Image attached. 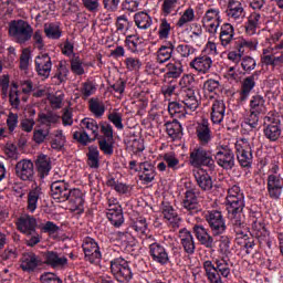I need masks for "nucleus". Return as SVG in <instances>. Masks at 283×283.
<instances>
[{"label":"nucleus","instance_id":"0eeeda50","mask_svg":"<svg viewBox=\"0 0 283 283\" xmlns=\"http://www.w3.org/2000/svg\"><path fill=\"white\" fill-rule=\"evenodd\" d=\"M111 273L120 283H127L134 277L129 262L120 256L111 261Z\"/></svg>","mask_w":283,"mask_h":283},{"label":"nucleus","instance_id":"13d9d810","mask_svg":"<svg viewBox=\"0 0 283 283\" xmlns=\"http://www.w3.org/2000/svg\"><path fill=\"white\" fill-rule=\"evenodd\" d=\"M164 161L166 163L168 169H172V171L180 169V159H178L174 153H166L164 155Z\"/></svg>","mask_w":283,"mask_h":283},{"label":"nucleus","instance_id":"4468645a","mask_svg":"<svg viewBox=\"0 0 283 283\" xmlns=\"http://www.w3.org/2000/svg\"><path fill=\"white\" fill-rule=\"evenodd\" d=\"M181 207H184L188 216L200 213V202L198 201V192L196 188L186 190L181 200Z\"/></svg>","mask_w":283,"mask_h":283},{"label":"nucleus","instance_id":"a18cd8bd","mask_svg":"<svg viewBox=\"0 0 283 283\" xmlns=\"http://www.w3.org/2000/svg\"><path fill=\"white\" fill-rule=\"evenodd\" d=\"M38 123H40V125H45V127H48L46 129L50 132V127L55 125V123H59V115L52 112L39 113Z\"/></svg>","mask_w":283,"mask_h":283},{"label":"nucleus","instance_id":"4be33fe9","mask_svg":"<svg viewBox=\"0 0 283 283\" xmlns=\"http://www.w3.org/2000/svg\"><path fill=\"white\" fill-rule=\"evenodd\" d=\"M235 149H237V160L240 167L245 169H251V166L253 165V153L251 150V147L235 144Z\"/></svg>","mask_w":283,"mask_h":283},{"label":"nucleus","instance_id":"3c124183","mask_svg":"<svg viewBox=\"0 0 283 283\" xmlns=\"http://www.w3.org/2000/svg\"><path fill=\"white\" fill-rule=\"evenodd\" d=\"M174 43L171 42H167L163 45L157 52L158 61H160V63L169 61V59H171V54H174Z\"/></svg>","mask_w":283,"mask_h":283},{"label":"nucleus","instance_id":"0e129e2a","mask_svg":"<svg viewBox=\"0 0 283 283\" xmlns=\"http://www.w3.org/2000/svg\"><path fill=\"white\" fill-rule=\"evenodd\" d=\"M48 136H50V128H38L33 132V140L36 145H43L48 140Z\"/></svg>","mask_w":283,"mask_h":283},{"label":"nucleus","instance_id":"6e6d98bb","mask_svg":"<svg viewBox=\"0 0 283 283\" xmlns=\"http://www.w3.org/2000/svg\"><path fill=\"white\" fill-rule=\"evenodd\" d=\"M124 65L128 72H139L143 69V61L138 57L129 56L124 60Z\"/></svg>","mask_w":283,"mask_h":283},{"label":"nucleus","instance_id":"bb28decb","mask_svg":"<svg viewBox=\"0 0 283 283\" xmlns=\"http://www.w3.org/2000/svg\"><path fill=\"white\" fill-rule=\"evenodd\" d=\"M139 180L144 182V185H149V182H154L156 178V168L149 161L139 163Z\"/></svg>","mask_w":283,"mask_h":283},{"label":"nucleus","instance_id":"58836bf2","mask_svg":"<svg viewBox=\"0 0 283 283\" xmlns=\"http://www.w3.org/2000/svg\"><path fill=\"white\" fill-rule=\"evenodd\" d=\"M44 34L46 39H52L53 41H59L63 36V31L61 30V23L51 22L44 24Z\"/></svg>","mask_w":283,"mask_h":283},{"label":"nucleus","instance_id":"6e6552de","mask_svg":"<svg viewBox=\"0 0 283 283\" xmlns=\"http://www.w3.org/2000/svg\"><path fill=\"white\" fill-rule=\"evenodd\" d=\"M177 96L179 103H182L188 112H196L200 107V98H198L193 87L181 86Z\"/></svg>","mask_w":283,"mask_h":283},{"label":"nucleus","instance_id":"4d7b16f0","mask_svg":"<svg viewBox=\"0 0 283 283\" xmlns=\"http://www.w3.org/2000/svg\"><path fill=\"white\" fill-rule=\"evenodd\" d=\"M258 48V41L239 39L237 41V50L240 54H244V50H255Z\"/></svg>","mask_w":283,"mask_h":283},{"label":"nucleus","instance_id":"20e7f679","mask_svg":"<svg viewBox=\"0 0 283 283\" xmlns=\"http://www.w3.org/2000/svg\"><path fill=\"white\" fill-rule=\"evenodd\" d=\"M189 163L197 169H202V167H206V169L209 171L216 170V159H213V153L202 147L195 148L190 153Z\"/></svg>","mask_w":283,"mask_h":283},{"label":"nucleus","instance_id":"a878e982","mask_svg":"<svg viewBox=\"0 0 283 283\" xmlns=\"http://www.w3.org/2000/svg\"><path fill=\"white\" fill-rule=\"evenodd\" d=\"M193 176L198 187L201 188V191H211V189H213V178L209 176L207 170L201 168L197 171H193Z\"/></svg>","mask_w":283,"mask_h":283},{"label":"nucleus","instance_id":"9b49d317","mask_svg":"<svg viewBox=\"0 0 283 283\" xmlns=\"http://www.w3.org/2000/svg\"><path fill=\"white\" fill-rule=\"evenodd\" d=\"M227 3L226 14L230 23H242L247 18V11L239 0H223Z\"/></svg>","mask_w":283,"mask_h":283},{"label":"nucleus","instance_id":"473e14b6","mask_svg":"<svg viewBox=\"0 0 283 283\" xmlns=\"http://www.w3.org/2000/svg\"><path fill=\"white\" fill-rule=\"evenodd\" d=\"M35 166L40 178H44L45 176H49L52 170V160L48 155H39L35 160Z\"/></svg>","mask_w":283,"mask_h":283},{"label":"nucleus","instance_id":"c03bdc74","mask_svg":"<svg viewBox=\"0 0 283 283\" xmlns=\"http://www.w3.org/2000/svg\"><path fill=\"white\" fill-rule=\"evenodd\" d=\"M171 30V22L167 18H160L158 21V38L161 41L169 39Z\"/></svg>","mask_w":283,"mask_h":283},{"label":"nucleus","instance_id":"c756f323","mask_svg":"<svg viewBox=\"0 0 283 283\" xmlns=\"http://www.w3.org/2000/svg\"><path fill=\"white\" fill-rule=\"evenodd\" d=\"M180 76V72H167L164 75L165 83H169L168 85H164L161 87V93L165 98H169L176 92V81L174 78H178Z\"/></svg>","mask_w":283,"mask_h":283},{"label":"nucleus","instance_id":"49530a36","mask_svg":"<svg viewBox=\"0 0 283 283\" xmlns=\"http://www.w3.org/2000/svg\"><path fill=\"white\" fill-rule=\"evenodd\" d=\"M266 101L262 95H254L250 101V112H254L256 114H264L266 112Z\"/></svg>","mask_w":283,"mask_h":283},{"label":"nucleus","instance_id":"aec40b11","mask_svg":"<svg viewBox=\"0 0 283 283\" xmlns=\"http://www.w3.org/2000/svg\"><path fill=\"white\" fill-rule=\"evenodd\" d=\"M15 227L20 233L32 235L36 231V219L30 214H22L17 219Z\"/></svg>","mask_w":283,"mask_h":283},{"label":"nucleus","instance_id":"79ce46f5","mask_svg":"<svg viewBox=\"0 0 283 283\" xmlns=\"http://www.w3.org/2000/svg\"><path fill=\"white\" fill-rule=\"evenodd\" d=\"M255 81H258L256 73L244 78L242 83V90H241V101H247V98L249 97V94H251V90L255 87Z\"/></svg>","mask_w":283,"mask_h":283},{"label":"nucleus","instance_id":"f704fd0d","mask_svg":"<svg viewBox=\"0 0 283 283\" xmlns=\"http://www.w3.org/2000/svg\"><path fill=\"white\" fill-rule=\"evenodd\" d=\"M260 23H262V15L258 12H252L248 17V21L245 23V32L249 36H253L258 32V28H260Z\"/></svg>","mask_w":283,"mask_h":283},{"label":"nucleus","instance_id":"f8f14e48","mask_svg":"<svg viewBox=\"0 0 283 283\" xmlns=\"http://www.w3.org/2000/svg\"><path fill=\"white\" fill-rule=\"evenodd\" d=\"M277 50H283V41L277 45ZM261 65H263V67H270V70H280L283 66V54L275 56L273 48L263 49Z\"/></svg>","mask_w":283,"mask_h":283},{"label":"nucleus","instance_id":"412c9836","mask_svg":"<svg viewBox=\"0 0 283 283\" xmlns=\"http://www.w3.org/2000/svg\"><path fill=\"white\" fill-rule=\"evenodd\" d=\"M192 233L197 238L199 244H201L206 249H213V247H216V241L213 240V237L210 235L209 230H207L205 226L202 224L193 226Z\"/></svg>","mask_w":283,"mask_h":283},{"label":"nucleus","instance_id":"c9c22d12","mask_svg":"<svg viewBox=\"0 0 283 283\" xmlns=\"http://www.w3.org/2000/svg\"><path fill=\"white\" fill-rule=\"evenodd\" d=\"M135 25L139 30H149L151 25L154 24V20L151 19V15L145 11H140L135 13L134 15Z\"/></svg>","mask_w":283,"mask_h":283},{"label":"nucleus","instance_id":"ea45409f","mask_svg":"<svg viewBox=\"0 0 283 283\" xmlns=\"http://www.w3.org/2000/svg\"><path fill=\"white\" fill-rule=\"evenodd\" d=\"M211 57L203 55L196 57L193 61L190 62V67L192 70H196V72H208V70L211 69L212 65Z\"/></svg>","mask_w":283,"mask_h":283},{"label":"nucleus","instance_id":"e2e57ef3","mask_svg":"<svg viewBox=\"0 0 283 283\" xmlns=\"http://www.w3.org/2000/svg\"><path fill=\"white\" fill-rule=\"evenodd\" d=\"M90 109H91L92 114H94V116H96V118H101V116H103V114H105V105L97 99L90 101Z\"/></svg>","mask_w":283,"mask_h":283},{"label":"nucleus","instance_id":"f257e3e1","mask_svg":"<svg viewBox=\"0 0 283 283\" xmlns=\"http://www.w3.org/2000/svg\"><path fill=\"white\" fill-rule=\"evenodd\" d=\"M231 269L233 262L229 256H218L216 259L203 262V271L210 283H224L223 280H231Z\"/></svg>","mask_w":283,"mask_h":283},{"label":"nucleus","instance_id":"774afa93","mask_svg":"<svg viewBox=\"0 0 283 283\" xmlns=\"http://www.w3.org/2000/svg\"><path fill=\"white\" fill-rule=\"evenodd\" d=\"M41 283H63V281L52 272H45L40 276Z\"/></svg>","mask_w":283,"mask_h":283},{"label":"nucleus","instance_id":"f03ea898","mask_svg":"<svg viewBox=\"0 0 283 283\" xmlns=\"http://www.w3.org/2000/svg\"><path fill=\"white\" fill-rule=\"evenodd\" d=\"M226 207L231 224H234V227H243L244 214L242 211H244V198L242 193H240L239 186H232L228 190Z\"/></svg>","mask_w":283,"mask_h":283},{"label":"nucleus","instance_id":"4c0bfd02","mask_svg":"<svg viewBox=\"0 0 283 283\" xmlns=\"http://www.w3.org/2000/svg\"><path fill=\"white\" fill-rule=\"evenodd\" d=\"M161 213L165 220L170 222V224H178V222H180V217L178 216V212L169 202L161 203Z\"/></svg>","mask_w":283,"mask_h":283},{"label":"nucleus","instance_id":"72a5a7b5","mask_svg":"<svg viewBox=\"0 0 283 283\" xmlns=\"http://www.w3.org/2000/svg\"><path fill=\"white\" fill-rule=\"evenodd\" d=\"M180 10V0H164L160 7L163 17H176Z\"/></svg>","mask_w":283,"mask_h":283},{"label":"nucleus","instance_id":"7ed1b4c3","mask_svg":"<svg viewBox=\"0 0 283 283\" xmlns=\"http://www.w3.org/2000/svg\"><path fill=\"white\" fill-rule=\"evenodd\" d=\"M32 34H34V29L32 24L25 20H13L9 23V35L15 43H28L30 39H32Z\"/></svg>","mask_w":283,"mask_h":283},{"label":"nucleus","instance_id":"e433bc0d","mask_svg":"<svg viewBox=\"0 0 283 283\" xmlns=\"http://www.w3.org/2000/svg\"><path fill=\"white\" fill-rule=\"evenodd\" d=\"M165 127L166 133L172 140H178L182 138V125H180V122H178V119H174L172 122H166Z\"/></svg>","mask_w":283,"mask_h":283},{"label":"nucleus","instance_id":"603ef678","mask_svg":"<svg viewBox=\"0 0 283 283\" xmlns=\"http://www.w3.org/2000/svg\"><path fill=\"white\" fill-rule=\"evenodd\" d=\"M168 112L170 116H176L177 118H182L185 116V113L188 112L187 107L179 102H170L168 104Z\"/></svg>","mask_w":283,"mask_h":283},{"label":"nucleus","instance_id":"bf43d9fd","mask_svg":"<svg viewBox=\"0 0 283 283\" xmlns=\"http://www.w3.org/2000/svg\"><path fill=\"white\" fill-rule=\"evenodd\" d=\"M106 218L109 220L111 224H113V227H116L117 229L119 227H123V224L125 222V217L123 216V210H118L113 213H106Z\"/></svg>","mask_w":283,"mask_h":283},{"label":"nucleus","instance_id":"9d476101","mask_svg":"<svg viewBox=\"0 0 283 283\" xmlns=\"http://www.w3.org/2000/svg\"><path fill=\"white\" fill-rule=\"evenodd\" d=\"M84 251V260L91 264H99L103 258L98 243L93 238H85L82 244Z\"/></svg>","mask_w":283,"mask_h":283},{"label":"nucleus","instance_id":"1a4fd4ad","mask_svg":"<svg viewBox=\"0 0 283 283\" xmlns=\"http://www.w3.org/2000/svg\"><path fill=\"white\" fill-rule=\"evenodd\" d=\"M217 165L226 171H231L235 167V154L229 146H219L214 155Z\"/></svg>","mask_w":283,"mask_h":283},{"label":"nucleus","instance_id":"680f3d73","mask_svg":"<svg viewBox=\"0 0 283 283\" xmlns=\"http://www.w3.org/2000/svg\"><path fill=\"white\" fill-rule=\"evenodd\" d=\"M115 27L117 32L125 33L127 32V30H129V28H132V21H129V18H127V15L123 14L117 17Z\"/></svg>","mask_w":283,"mask_h":283},{"label":"nucleus","instance_id":"09e8293b","mask_svg":"<svg viewBox=\"0 0 283 283\" xmlns=\"http://www.w3.org/2000/svg\"><path fill=\"white\" fill-rule=\"evenodd\" d=\"M81 125L83 129H87L88 132H91L92 136H94V139L98 138V129L101 125H98V122H96V119L90 117L83 118L81 120Z\"/></svg>","mask_w":283,"mask_h":283},{"label":"nucleus","instance_id":"b1692460","mask_svg":"<svg viewBox=\"0 0 283 283\" xmlns=\"http://www.w3.org/2000/svg\"><path fill=\"white\" fill-rule=\"evenodd\" d=\"M235 36V28H233V24L229 22H224L220 27L219 32V41L222 45V48H230L231 43H233V39Z\"/></svg>","mask_w":283,"mask_h":283},{"label":"nucleus","instance_id":"cd10ccee","mask_svg":"<svg viewBox=\"0 0 283 283\" xmlns=\"http://www.w3.org/2000/svg\"><path fill=\"white\" fill-rule=\"evenodd\" d=\"M66 201L70 202L73 211L83 212V205H85V199L83 198V191H81V189L71 188Z\"/></svg>","mask_w":283,"mask_h":283},{"label":"nucleus","instance_id":"2eb2a0df","mask_svg":"<svg viewBox=\"0 0 283 283\" xmlns=\"http://www.w3.org/2000/svg\"><path fill=\"white\" fill-rule=\"evenodd\" d=\"M43 266V259L34 252H24L20 259V269L24 273H36Z\"/></svg>","mask_w":283,"mask_h":283},{"label":"nucleus","instance_id":"f3484780","mask_svg":"<svg viewBox=\"0 0 283 283\" xmlns=\"http://www.w3.org/2000/svg\"><path fill=\"white\" fill-rule=\"evenodd\" d=\"M15 176L20 180L32 182L34 180V163L30 159H22L15 165Z\"/></svg>","mask_w":283,"mask_h":283},{"label":"nucleus","instance_id":"c85d7f7f","mask_svg":"<svg viewBox=\"0 0 283 283\" xmlns=\"http://www.w3.org/2000/svg\"><path fill=\"white\" fill-rule=\"evenodd\" d=\"M196 135L201 145H209L211 143V128H209V122L203 119L201 123L197 125Z\"/></svg>","mask_w":283,"mask_h":283},{"label":"nucleus","instance_id":"a19ab883","mask_svg":"<svg viewBox=\"0 0 283 283\" xmlns=\"http://www.w3.org/2000/svg\"><path fill=\"white\" fill-rule=\"evenodd\" d=\"M36 72H52V57L48 53L40 54L35 57Z\"/></svg>","mask_w":283,"mask_h":283},{"label":"nucleus","instance_id":"338daca9","mask_svg":"<svg viewBox=\"0 0 283 283\" xmlns=\"http://www.w3.org/2000/svg\"><path fill=\"white\" fill-rule=\"evenodd\" d=\"M73 140H76V143H80V145H83V147H86V145L92 142V138H90V135L85 130L83 132L75 130L73 133Z\"/></svg>","mask_w":283,"mask_h":283},{"label":"nucleus","instance_id":"052dcab7","mask_svg":"<svg viewBox=\"0 0 283 283\" xmlns=\"http://www.w3.org/2000/svg\"><path fill=\"white\" fill-rule=\"evenodd\" d=\"M20 87L22 92V101L23 103H28V98H30V94L34 92V84L30 80L20 81Z\"/></svg>","mask_w":283,"mask_h":283},{"label":"nucleus","instance_id":"2f4dec72","mask_svg":"<svg viewBox=\"0 0 283 283\" xmlns=\"http://www.w3.org/2000/svg\"><path fill=\"white\" fill-rule=\"evenodd\" d=\"M210 118L214 125H220L224 120V112H227V106L222 101H214L211 108Z\"/></svg>","mask_w":283,"mask_h":283},{"label":"nucleus","instance_id":"864d4df0","mask_svg":"<svg viewBox=\"0 0 283 283\" xmlns=\"http://www.w3.org/2000/svg\"><path fill=\"white\" fill-rule=\"evenodd\" d=\"M126 48L133 52L136 53L138 52V49L140 45H143V40H140V36L133 34V35H127L125 40Z\"/></svg>","mask_w":283,"mask_h":283},{"label":"nucleus","instance_id":"393cba45","mask_svg":"<svg viewBox=\"0 0 283 283\" xmlns=\"http://www.w3.org/2000/svg\"><path fill=\"white\" fill-rule=\"evenodd\" d=\"M179 240L184 251L188 253V255H193L196 253V241L193 240L191 231L185 228L179 230Z\"/></svg>","mask_w":283,"mask_h":283},{"label":"nucleus","instance_id":"6ab92c4d","mask_svg":"<svg viewBox=\"0 0 283 283\" xmlns=\"http://www.w3.org/2000/svg\"><path fill=\"white\" fill-rule=\"evenodd\" d=\"M283 191V178L280 175L268 176V196L272 200H280Z\"/></svg>","mask_w":283,"mask_h":283},{"label":"nucleus","instance_id":"ddd939ff","mask_svg":"<svg viewBox=\"0 0 283 283\" xmlns=\"http://www.w3.org/2000/svg\"><path fill=\"white\" fill-rule=\"evenodd\" d=\"M205 218L213 235H222V233L227 231V222L224 221V217L222 216L221 211H208Z\"/></svg>","mask_w":283,"mask_h":283},{"label":"nucleus","instance_id":"dca6fc26","mask_svg":"<svg viewBox=\"0 0 283 283\" xmlns=\"http://www.w3.org/2000/svg\"><path fill=\"white\" fill-rule=\"evenodd\" d=\"M43 265L50 266L51 269H64L67 266V256L56 251H46L43 253Z\"/></svg>","mask_w":283,"mask_h":283},{"label":"nucleus","instance_id":"5fc2aeb1","mask_svg":"<svg viewBox=\"0 0 283 283\" xmlns=\"http://www.w3.org/2000/svg\"><path fill=\"white\" fill-rule=\"evenodd\" d=\"M219 253L221 258H229L231 253V239L227 235H221L219 239Z\"/></svg>","mask_w":283,"mask_h":283},{"label":"nucleus","instance_id":"a211bd4d","mask_svg":"<svg viewBox=\"0 0 283 283\" xmlns=\"http://www.w3.org/2000/svg\"><path fill=\"white\" fill-rule=\"evenodd\" d=\"M72 187L65 180H56L51 184V196L57 202H67Z\"/></svg>","mask_w":283,"mask_h":283},{"label":"nucleus","instance_id":"de8ad7c7","mask_svg":"<svg viewBox=\"0 0 283 283\" xmlns=\"http://www.w3.org/2000/svg\"><path fill=\"white\" fill-rule=\"evenodd\" d=\"M87 156V165L91 167V169H98L101 167V159H99V153L98 147L96 146H90Z\"/></svg>","mask_w":283,"mask_h":283},{"label":"nucleus","instance_id":"8fccbe9b","mask_svg":"<svg viewBox=\"0 0 283 283\" xmlns=\"http://www.w3.org/2000/svg\"><path fill=\"white\" fill-rule=\"evenodd\" d=\"M252 230L255 232L258 238L269 235V231H266V226L264 224V219L262 217L255 218L252 217Z\"/></svg>","mask_w":283,"mask_h":283},{"label":"nucleus","instance_id":"423d86ee","mask_svg":"<svg viewBox=\"0 0 283 283\" xmlns=\"http://www.w3.org/2000/svg\"><path fill=\"white\" fill-rule=\"evenodd\" d=\"M263 134L270 143L280 140V136H282V120L280 119L279 113L270 112L268 116H265Z\"/></svg>","mask_w":283,"mask_h":283},{"label":"nucleus","instance_id":"69168bd1","mask_svg":"<svg viewBox=\"0 0 283 283\" xmlns=\"http://www.w3.org/2000/svg\"><path fill=\"white\" fill-rule=\"evenodd\" d=\"M21 101H23L22 91H9V103L11 106H13L15 109H19Z\"/></svg>","mask_w":283,"mask_h":283},{"label":"nucleus","instance_id":"39448f33","mask_svg":"<svg viewBox=\"0 0 283 283\" xmlns=\"http://www.w3.org/2000/svg\"><path fill=\"white\" fill-rule=\"evenodd\" d=\"M201 23L208 34L216 36L220 25H222V11L220 8L209 6L201 19Z\"/></svg>","mask_w":283,"mask_h":283},{"label":"nucleus","instance_id":"7c9ffc66","mask_svg":"<svg viewBox=\"0 0 283 283\" xmlns=\"http://www.w3.org/2000/svg\"><path fill=\"white\" fill-rule=\"evenodd\" d=\"M41 196H43V189L40 186H35L29 191L27 209L30 213H34V211H36Z\"/></svg>","mask_w":283,"mask_h":283},{"label":"nucleus","instance_id":"37998d69","mask_svg":"<svg viewBox=\"0 0 283 283\" xmlns=\"http://www.w3.org/2000/svg\"><path fill=\"white\" fill-rule=\"evenodd\" d=\"M193 21H196V11L193 10V8L189 7L182 12L180 18L178 19V21L176 22V27L182 29L186 28V25H189V23H193Z\"/></svg>","mask_w":283,"mask_h":283},{"label":"nucleus","instance_id":"5701e85b","mask_svg":"<svg viewBox=\"0 0 283 283\" xmlns=\"http://www.w3.org/2000/svg\"><path fill=\"white\" fill-rule=\"evenodd\" d=\"M149 255L153 258L154 262H157V264L165 265L169 262V253L167 252V249L158 242L149 244Z\"/></svg>","mask_w":283,"mask_h":283}]
</instances>
